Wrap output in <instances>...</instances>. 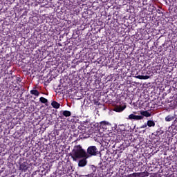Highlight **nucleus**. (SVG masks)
<instances>
[{"instance_id":"obj_15","label":"nucleus","mask_w":177,"mask_h":177,"mask_svg":"<svg viewBox=\"0 0 177 177\" xmlns=\"http://www.w3.org/2000/svg\"><path fill=\"white\" fill-rule=\"evenodd\" d=\"M147 125L149 127L151 128V127H156V122L153 120H148L147 122Z\"/></svg>"},{"instance_id":"obj_1","label":"nucleus","mask_w":177,"mask_h":177,"mask_svg":"<svg viewBox=\"0 0 177 177\" xmlns=\"http://www.w3.org/2000/svg\"><path fill=\"white\" fill-rule=\"evenodd\" d=\"M70 156L74 161H78L81 158H89V156L86 153L85 149H82V147L80 145L74 147Z\"/></svg>"},{"instance_id":"obj_3","label":"nucleus","mask_w":177,"mask_h":177,"mask_svg":"<svg viewBox=\"0 0 177 177\" xmlns=\"http://www.w3.org/2000/svg\"><path fill=\"white\" fill-rule=\"evenodd\" d=\"M129 120H133L134 121H140V120H143L142 115H136L133 113H131L129 115Z\"/></svg>"},{"instance_id":"obj_12","label":"nucleus","mask_w":177,"mask_h":177,"mask_svg":"<svg viewBox=\"0 0 177 177\" xmlns=\"http://www.w3.org/2000/svg\"><path fill=\"white\" fill-rule=\"evenodd\" d=\"M61 115L63 117H71V112H70V111H64L62 113H61Z\"/></svg>"},{"instance_id":"obj_8","label":"nucleus","mask_w":177,"mask_h":177,"mask_svg":"<svg viewBox=\"0 0 177 177\" xmlns=\"http://www.w3.org/2000/svg\"><path fill=\"white\" fill-rule=\"evenodd\" d=\"M127 109V106L126 105H123V106H117L115 107V111H116V113H121L122 111H124V109Z\"/></svg>"},{"instance_id":"obj_13","label":"nucleus","mask_w":177,"mask_h":177,"mask_svg":"<svg viewBox=\"0 0 177 177\" xmlns=\"http://www.w3.org/2000/svg\"><path fill=\"white\" fill-rule=\"evenodd\" d=\"M174 120H175V116H174L172 115H169L165 118V121H167V122L174 121Z\"/></svg>"},{"instance_id":"obj_10","label":"nucleus","mask_w":177,"mask_h":177,"mask_svg":"<svg viewBox=\"0 0 177 177\" xmlns=\"http://www.w3.org/2000/svg\"><path fill=\"white\" fill-rule=\"evenodd\" d=\"M140 114L142 117H151V113L149 111H140Z\"/></svg>"},{"instance_id":"obj_18","label":"nucleus","mask_w":177,"mask_h":177,"mask_svg":"<svg viewBox=\"0 0 177 177\" xmlns=\"http://www.w3.org/2000/svg\"><path fill=\"white\" fill-rule=\"evenodd\" d=\"M39 102H41V103H44V104L48 103V99H46V98H45L44 97H41L39 98Z\"/></svg>"},{"instance_id":"obj_21","label":"nucleus","mask_w":177,"mask_h":177,"mask_svg":"<svg viewBox=\"0 0 177 177\" xmlns=\"http://www.w3.org/2000/svg\"><path fill=\"white\" fill-rule=\"evenodd\" d=\"M141 128H147V124H143L142 126H141Z\"/></svg>"},{"instance_id":"obj_19","label":"nucleus","mask_w":177,"mask_h":177,"mask_svg":"<svg viewBox=\"0 0 177 177\" xmlns=\"http://www.w3.org/2000/svg\"><path fill=\"white\" fill-rule=\"evenodd\" d=\"M16 82L17 84H20V82H21V79L19 77H16Z\"/></svg>"},{"instance_id":"obj_16","label":"nucleus","mask_w":177,"mask_h":177,"mask_svg":"<svg viewBox=\"0 0 177 177\" xmlns=\"http://www.w3.org/2000/svg\"><path fill=\"white\" fill-rule=\"evenodd\" d=\"M30 95H34L35 96H39V91L38 90H31L30 91Z\"/></svg>"},{"instance_id":"obj_20","label":"nucleus","mask_w":177,"mask_h":177,"mask_svg":"<svg viewBox=\"0 0 177 177\" xmlns=\"http://www.w3.org/2000/svg\"><path fill=\"white\" fill-rule=\"evenodd\" d=\"M129 177H138V173H133L129 175Z\"/></svg>"},{"instance_id":"obj_7","label":"nucleus","mask_w":177,"mask_h":177,"mask_svg":"<svg viewBox=\"0 0 177 177\" xmlns=\"http://www.w3.org/2000/svg\"><path fill=\"white\" fill-rule=\"evenodd\" d=\"M28 169V163L27 162H24L19 165V170L26 172Z\"/></svg>"},{"instance_id":"obj_6","label":"nucleus","mask_w":177,"mask_h":177,"mask_svg":"<svg viewBox=\"0 0 177 177\" xmlns=\"http://www.w3.org/2000/svg\"><path fill=\"white\" fill-rule=\"evenodd\" d=\"M96 167H95L94 165H91L90 167V171H91V174H88V175H85L84 176H87V177H95V174H96Z\"/></svg>"},{"instance_id":"obj_11","label":"nucleus","mask_w":177,"mask_h":177,"mask_svg":"<svg viewBox=\"0 0 177 177\" xmlns=\"http://www.w3.org/2000/svg\"><path fill=\"white\" fill-rule=\"evenodd\" d=\"M51 106L53 107V109H59L60 108V104L59 102L56 101H53L51 102Z\"/></svg>"},{"instance_id":"obj_17","label":"nucleus","mask_w":177,"mask_h":177,"mask_svg":"<svg viewBox=\"0 0 177 177\" xmlns=\"http://www.w3.org/2000/svg\"><path fill=\"white\" fill-rule=\"evenodd\" d=\"M164 133V131H162L161 129H158L156 132L154 133L155 136H160V135H162Z\"/></svg>"},{"instance_id":"obj_14","label":"nucleus","mask_w":177,"mask_h":177,"mask_svg":"<svg viewBox=\"0 0 177 177\" xmlns=\"http://www.w3.org/2000/svg\"><path fill=\"white\" fill-rule=\"evenodd\" d=\"M138 177H147V176H149V173L147 171H145L144 172H140V173H138Z\"/></svg>"},{"instance_id":"obj_5","label":"nucleus","mask_w":177,"mask_h":177,"mask_svg":"<svg viewBox=\"0 0 177 177\" xmlns=\"http://www.w3.org/2000/svg\"><path fill=\"white\" fill-rule=\"evenodd\" d=\"M132 75H135V77L138 78V80H149V78H150V76L149 75H138V72L135 73L134 71L132 72Z\"/></svg>"},{"instance_id":"obj_9","label":"nucleus","mask_w":177,"mask_h":177,"mask_svg":"<svg viewBox=\"0 0 177 177\" xmlns=\"http://www.w3.org/2000/svg\"><path fill=\"white\" fill-rule=\"evenodd\" d=\"M83 159L80 160L78 162V166L79 167H85L86 164H88V160H86V158H82Z\"/></svg>"},{"instance_id":"obj_2","label":"nucleus","mask_w":177,"mask_h":177,"mask_svg":"<svg viewBox=\"0 0 177 177\" xmlns=\"http://www.w3.org/2000/svg\"><path fill=\"white\" fill-rule=\"evenodd\" d=\"M86 154H88V157L97 156L99 154V150H97L96 146H90L87 149Z\"/></svg>"},{"instance_id":"obj_4","label":"nucleus","mask_w":177,"mask_h":177,"mask_svg":"<svg viewBox=\"0 0 177 177\" xmlns=\"http://www.w3.org/2000/svg\"><path fill=\"white\" fill-rule=\"evenodd\" d=\"M109 127H111V124L107 121H102L100 123V127L102 129H107Z\"/></svg>"}]
</instances>
